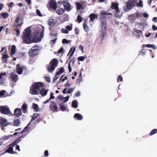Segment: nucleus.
Instances as JSON below:
<instances>
[{
	"instance_id": "2",
	"label": "nucleus",
	"mask_w": 157,
	"mask_h": 157,
	"mask_svg": "<svg viewBox=\"0 0 157 157\" xmlns=\"http://www.w3.org/2000/svg\"><path fill=\"white\" fill-rule=\"evenodd\" d=\"M22 39L25 43L29 44L32 43L31 41V31L29 29H27L23 32Z\"/></svg>"
},
{
	"instance_id": "17",
	"label": "nucleus",
	"mask_w": 157,
	"mask_h": 157,
	"mask_svg": "<svg viewBox=\"0 0 157 157\" xmlns=\"http://www.w3.org/2000/svg\"><path fill=\"white\" fill-rule=\"evenodd\" d=\"M10 77L12 81L15 82L18 79V76L13 72H12L10 74Z\"/></svg>"
},
{
	"instance_id": "34",
	"label": "nucleus",
	"mask_w": 157,
	"mask_h": 157,
	"mask_svg": "<svg viewBox=\"0 0 157 157\" xmlns=\"http://www.w3.org/2000/svg\"><path fill=\"white\" fill-rule=\"evenodd\" d=\"M83 28L84 30L86 32H88L89 31V28L87 25L85 23H84L83 25Z\"/></svg>"
},
{
	"instance_id": "22",
	"label": "nucleus",
	"mask_w": 157,
	"mask_h": 157,
	"mask_svg": "<svg viewBox=\"0 0 157 157\" xmlns=\"http://www.w3.org/2000/svg\"><path fill=\"white\" fill-rule=\"evenodd\" d=\"M89 17L90 18V21H93L95 19H97L98 16L97 14H95L91 13L89 15Z\"/></svg>"
},
{
	"instance_id": "1",
	"label": "nucleus",
	"mask_w": 157,
	"mask_h": 157,
	"mask_svg": "<svg viewBox=\"0 0 157 157\" xmlns=\"http://www.w3.org/2000/svg\"><path fill=\"white\" fill-rule=\"evenodd\" d=\"M44 86V83L43 82H34L30 87L29 93L32 95L39 94L40 88Z\"/></svg>"
},
{
	"instance_id": "14",
	"label": "nucleus",
	"mask_w": 157,
	"mask_h": 157,
	"mask_svg": "<svg viewBox=\"0 0 157 157\" xmlns=\"http://www.w3.org/2000/svg\"><path fill=\"white\" fill-rule=\"evenodd\" d=\"M75 5L76 9L77 10H83L84 8L86 6L84 2L81 3L77 2H75Z\"/></svg>"
},
{
	"instance_id": "7",
	"label": "nucleus",
	"mask_w": 157,
	"mask_h": 157,
	"mask_svg": "<svg viewBox=\"0 0 157 157\" xmlns=\"http://www.w3.org/2000/svg\"><path fill=\"white\" fill-rule=\"evenodd\" d=\"M0 112L4 114L8 115L10 116H13V114L12 113L9 108L7 106H0Z\"/></svg>"
},
{
	"instance_id": "57",
	"label": "nucleus",
	"mask_w": 157,
	"mask_h": 157,
	"mask_svg": "<svg viewBox=\"0 0 157 157\" xmlns=\"http://www.w3.org/2000/svg\"><path fill=\"white\" fill-rule=\"evenodd\" d=\"M61 32L62 33L67 34L68 33V31L67 30V29H63L61 30Z\"/></svg>"
},
{
	"instance_id": "44",
	"label": "nucleus",
	"mask_w": 157,
	"mask_h": 157,
	"mask_svg": "<svg viewBox=\"0 0 157 157\" xmlns=\"http://www.w3.org/2000/svg\"><path fill=\"white\" fill-rule=\"evenodd\" d=\"M1 15L3 17L4 19H6L9 16L8 14L7 13H2Z\"/></svg>"
},
{
	"instance_id": "64",
	"label": "nucleus",
	"mask_w": 157,
	"mask_h": 157,
	"mask_svg": "<svg viewBox=\"0 0 157 157\" xmlns=\"http://www.w3.org/2000/svg\"><path fill=\"white\" fill-rule=\"evenodd\" d=\"M5 91L3 90L0 91V95L3 96L4 95Z\"/></svg>"
},
{
	"instance_id": "4",
	"label": "nucleus",
	"mask_w": 157,
	"mask_h": 157,
	"mask_svg": "<svg viewBox=\"0 0 157 157\" xmlns=\"http://www.w3.org/2000/svg\"><path fill=\"white\" fill-rule=\"evenodd\" d=\"M118 3H117L113 2L111 3V8L113 10H114L113 11V13L116 17H119L120 15V11L118 7Z\"/></svg>"
},
{
	"instance_id": "5",
	"label": "nucleus",
	"mask_w": 157,
	"mask_h": 157,
	"mask_svg": "<svg viewBox=\"0 0 157 157\" xmlns=\"http://www.w3.org/2000/svg\"><path fill=\"white\" fill-rule=\"evenodd\" d=\"M38 47V46L37 45H35L32 47V48L29 52V56L33 58L37 55L39 51V49L37 48Z\"/></svg>"
},
{
	"instance_id": "50",
	"label": "nucleus",
	"mask_w": 157,
	"mask_h": 157,
	"mask_svg": "<svg viewBox=\"0 0 157 157\" xmlns=\"http://www.w3.org/2000/svg\"><path fill=\"white\" fill-rule=\"evenodd\" d=\"M36 13L40 17H42V15L41 14V12L38 9L36 10Z\"/></svg>"
},
{
	"instance_id": "36",
	"label": "nucleus",
	"mask_w": 157,
	"mask_h": 157,
	"mask_svg": "<svg viewBox=\"0 0 157 157\" xmlns=\"http://www.w3.org/2000/svg\"><path fill=\"white\" fill-rule=\"evenodd\" d=\"M9 56L7 54L5 53V55H3L2 56V59L5 62H7L8 60L7 59L9 58Z\"/></svg>"
},
{
	"instance_id": "39",
	"label": "nucleus",
	"mask_w": 157,
	"mask_h": 157,
	"mask_svg": "<svg viewBox=\"0 0 157 157\" xmlns=\"http://www.w3.org/2000/svg\"><path fill=\"white\" fill-rule=\"evenodd\" d=\"M106 30H102L101 29V34L100 35V36L101 38H102V40L103 39V37L104 36V34L105 33V32Z\"/></svg>"
},
{
	"instance_id": "13",
	"label": "nucleus",
	"mask_w": 157,
	"mask_h": 157,
	"mask_svg": "<svg viewBox=\"0 0 157 157\" xmlns=\"http://www.w3.org/2000/svg\"><path fill=\"white\" fill-rule=\"evenodd\" d=\"M136 4L134 0H129L127 3V7L128 10H131L135 6Z\"/></svg>"
},
{
	"instance_id": "16",
	"label": "nucleus",
	"mask_w": 157,
	"mask_h": 157,
	"mask_svg": "<svg viewBox=\"0 0 157 157\" xmlns=\"http://www.w3.org/2000/svg\"><path fill=\"white\" fill-rule=\"evenodd\" d=\"M6 73L5 72L1 73L0 75V85H2L5 82V79L6 78Z\"/></svg>"
},
{
	"instance_id": "51",
	"label": "nucleus",
	"mask_w": 157,
	"mask_h": 157,
	"mask_svg": "<svg viewBox=\"0 0 157 157\" xmlns=\"http://www.w3.org/2000/svg\"><path fill=\"white\" fill-rule=\"evenodd\" d=\"M137 6L142 7L143 6V2L141 0H140L138 3H137Z\"/></svg>"
},
{
	"instance_id": "3",
	"label": "nucleus",
	"mask_w": 157,
	"mask_h": 157,
	"mask_svg": "<svg viewBox=\"0 0 157 157\" xmlns=\"http://www.w3.org/2000/svg\"><path fill=\"white\" fill-rule=\"evenodd\" d=\"M58 63V60L56 58L52 59L47 67V70L48 71L49 73H52L55 69Z\"/></svg>"
},
{
	"instance_id": "60",
	"label": "nucleus",
	"mask_w": 157,
	"mask_h": 157,
	"mask_svg": "<svg viewBox=\"0 0 157 157\" xmlns=\"http://www.w3.org/2000/svg\"><path fill=\"white\" fill-rule=\"evenodd\" d=\"M42 119L40 118H38L35 121V123L36 124H38L41 121Z\"/></svg>"
},
{
	"instance_id": "41",
	"label": "nucleus",
	"mask_w": 157,
	"mask_h": 157,
	"mask_svg": "<svg viewBox=\"0 0 157 157\" xmlns=\"http://www.w3.org/2000/svg\"><path fill=\"white\" fill-rule=\"evenodd\" d=\"M60 108L61 110L62 111H65L66 110V108L64 105L60 104Z\"/></svg>"
},
{
	"instance_id": "49",
	"label": "nucleus",
	"mask_w": 157,
	"mask_h": 157,
	"mask_svg": "<svg viewBox=\"0 0 157 157\" xmlns=\"http://www.w3.org/2000/svg\"><path fill=\"white\" fill-rule=\"evenodd\" d=\"M66 28L67 29V30L70 31H71L72 28V24L71 25H67L66 27Z\"/></svg>"
},
{
	"instance_id": "63",
	"label": "nucleus",
	"mask_w": 157,
	"mask_h": 157,
	"mask_svg": "<svg viewBox=\"0 0 157 157\" xmlns=\"http://www.w3.org/2000/svg\"><path fill=\"white\" fill-rule=\"evenodd\" d=\"M57 40V38H55L54 40H52L50 41V43L52 44H54L55 43L56 40Z\"/></svg>"
},
{
	"instance_id": "25",
	"label": "nucleus",
	"mask_w": 157,
	"mask_h": 157,
	"mask_svg": "<svg viewBox=\"0 0 157 157\" xmlns=\"http://www.w3.org/2000/svg\"><path fill=\"white\" fill-rule=\"evenodd\" d=\"M130 16L133 18V20L135 19V17H139L141 16V15L140 14L139 12L137 11L134 14L131 15Z\"/></svg>"
},
{
	"instance_id": "24",
	"label": "nucleus",
	"mask_w": 157,
	"mask_h": 157,
	"mask_svg": "<svg viewBox=\"0 0 157 157\" xmlns=\"http://www.w3.org/2000/svg\"><path fill=\"white\" fill-rule=\"evenodd\" d=\"M22 112L24 113L27 112V105L25 103H24L21 107Z\"/></svg>"
},
{
	"instance_id": "18",
	"label": "nucleus",
	"mask_w": 157,
	"mask_h": 157,
	"mask_svg": "<svg viewBox=\"0 0 157 157\" xmlns=\"http://www.w3.org/2000/svg\"><path fill=\"white\" fill-rule=\"evenodd\" d=\"M0 124L2 126L5 127L7 126L8 123L7 120L3 118H1Z\"/></svg>"
},
{
	"instance_id": "45",
	"label": "nucleus",
	"mask_w": 157,
	"mask_h": 157,
	"mask_svg": "<svg viewBox=\"0 0 157 157\" xmlns=\"http://www.w3.org/2000/svg\"><path fill=\"white\" fill-rule=\"evenodd\" d=\"M77 20L78 21V22L79 23H80L82 21V18L81 17L80 15H78V16Z\"/></svg>"
},
{
	"instance_id": "48",
	"label": "nucleus",
	"mask_w": 157,
	"mask_h": 157,
	"mask_svg": "<svg viewBox=\"0 0 157 157\" xmlns=\"http://www.w3.org/2000/svg\"><path fill=\"white\" fill-rule=\"evenodd\" d=\"M74 89H75V88H70L67 90V94H69L71 93L74 90Z\"/></svg>"
},
{
	"instance_id": "26",
	"label": "nucleus",
	"mask_w": 157,
	"mask_h": 157,
	"mask_svg": "<svg viewBox=\"0 0 157 157\" xmlns=\"http://www.w3.org/2000/svg\"><path fill=\"white\" fill-rule=\"evenodd\" d=\"M74 118H76L77 120H82L83 118V116L80 114L78 113H75L74 115Z\"/></svg>"
},
{
	"instance_id": "30",
	"label": "nucleus",
	"mask_w": 157,
	"mask_h": 157,
	"mask_svg": "<svg viewBox=\"0 0 157 157\" xmlns=\"http://www.w3.org/2000/svg\"><path fill=\"white\" fill-rule=\"evenodd\" d=\"M75 48H73V47H72L71 48L68 54L69 53H70V52H71L72 51V52L70 54L69 56V58L68 59H70L71 58V57L73 55L74 53V52L75 51Z\"/></svg>"
},
{
	"instance_id": "35",
	"label": "nucleus",
	"mask_w": 157,
	"mask_h": 157,
	"mask_svg": "<svg viewBox=\"0 0 157 157\" xmlns=\"http://www.w3.org/2000/svg\"><path fill=\"white\" fill-rule=\"evenodd\" d=\"M53 94L52 93H51L50 98L49 99L47 100L46 101L43 102V104H46L48 103L52 99H54L55 98V97L53 96Z\"/></svg>"
},
{
	"instance_id": "6",
	"label": "nucleus",
	"mask_w": 157,
	"mask_h": 157,
	"mask_svg": "<svg viewBox=\"0 0 157 157\" xmlns=\"http://www.w3.org/2000/svg\"><path fill=\"white\" fill-rule=\"evenodd\" d=\"M39 116L40 114L37 113L33 114V115L32 118L30 121L29 123L27 125L25 128H24L21 132V133H24L26 131H27L30 128V127H29V126L30 125L31 123L33 121H34Z\"/></svg>"
},
{
	"instance_id": "58",
	"label": "nucleus",
	"mask_w": 157,
	"mask_h": 157,
	"mask_svg": "<svg viewBox=\"0 0 157 157\" xmlns=\"http://www.w3.org/2000/svg\"><path fill=\"white\" fill-rule=\"evenodd\" d=\"M45 79L48 82H50V78L48 76H45Z\"/></svg>"
},
{
	"instance_id": "23",
	"label": "nucleus",
	"mask_w": 157,
	"mask_h": 157,
	"mask_svg": "<svg viewBox=\"0 0 157 157\" xmlns=\"http://www.w3.org/2000/svg\"><path fill=\"white\" fill-rule=\"evenodd\" d=\"M111 15V16H112V14L109 13H107L106 12H104L103 11L101 12H100V17H105L106 19V16L107 15Z\"/></svg>"
},
{
	"instance_id": "32",
	"label": "nucleus",
	"mask_w": 157,
	"mask_h": 157,
	"mask_svg": "<svg viewBox=\"0 0 157 157\" xmlns=\"http://www.w3.org/2000/svg\"><path fill=\"white\" fill-rule=\"evenodd\" d=\"M58 69L59 70V71L56 72V75H59L64 72V69L63 67L58 68Z\"/></svg>"
},
{
	"instance_id": "20",
	"label": "nucleus",
	"mask_w": 157,
	"mask_h": 157,
	"mask_svg": "<svg viewBox=\"0 0 157 157\" xmlns=\"http://www.w3.org/2000/svg\"><path fill=\"white\" fill-rule=\"evenodd\" d=\"M48 90L43 88L39 92V94H40L42 96H44L46 95L47 94Z\"/></svg>"
},
{
	"instance_id": "62",
	"label": "nucleus",
	"mask_w": 157,
	"mask_h": 157,
	"mask_svg": "<svg viewBox=\"0 0 157 157\" xmlns=\"http://www.w3.org/2000/svg\"><path fill=\"white\" fill-rule=\"evenodd\" d=\"M63 50V47H61L59 49L58 51V53H62Z\"/></svg>"
},
{
	"instance_id": "15",
	"label": "nucleus",
	"mask_w": 157,
	"mask_h": 157,
	"mask_svg": "<svg viewBox=\"0 0 157 157\" xmlns=\"http://www.w3.org/2000/svg\"><path fill=\"white\" fill-rule=\"evenodd\" d=\"M64 8V10L67 11H70L71 10V5L67 0H63Z\"/></svg>"
},
{
	"instance_id": "29",
	"label": "nucleus",
	"mask_w": 157,
	"mask_h": 157,
	"mask_svg": "<svg viewBox=\"0 0 157 157\" xmlns=\"http://www.w3.org/2000/svg\"><path fill=\"white\" fill-rule=\"evenodd\" d=\"M72 106L74 108H77L78 106V103L77 100H74L72 102Z\"/></svg>"
},
{
	"instance_id": "12",
	"label": "nucleus",
	"mask_w": 157,
	"mask_h": 157,
	"mask_svg": "<svg viewBox=\"0 0 157 157\" xmlns=\"http://www.w3.org/2000/svg\"><path fill=\"white\" fill-rule=\"evenodd\" d=\"M19 21L20 18L18 16L16 20V23L14 24L15 30L17 33V36H19L20 35V32L19 31V27H20Z\"/></svg>"
},
{
	"instance_id": "27",
	"label": "nucleus",
	"mask_w": 157,
	"mask_h": 157,
	"mask_svg": "<svg viewBox=\"0 0 157 157\" xmlns=\"http://www.w3.org/2000/svg\"><path fill=\"white\" fill-rule=\"evenodd\" d=\"M27 68L25 66H23L20 67V75L23 72L25 75L26 73Z\"/></svg>"
},
{
	"instance_id": "9",
	"label": "nucleus",
	"mask_w": 157,
	"mask_h": 157,
	"mask_svg": "<svg viewBox=\"0 0 157 157\" xmlns=\"http://www.w3.org/2000/svg\"><path fill=\"white\" fill-rule=\"evenodd\" d=\"M101 19L100 27L101 29L106 30L107 21L105 17H100Z\"/></svg>"
},
{
	"instance_id": "28",
	"label": "nucleus",
	"mask_w": 157,
	"mask_h": 157,
	"mask_svg": "<svg viewBox=\"0 0 157 157\" xmlns=\"http://www.w3.org/2000/svg\"><path fill=\"white\" fill-rule=\"evenodd\" d=\"M13 122L14 125L16 126H18L20 124L19 118L15 117Z\"/></svg>"
},
{
	"instance_id": "52",
	"label": "nucleus",
	"mask_w": 157,
	"mask_h": 157,
	"mask_svg": "<svg viewBox=\"0 0 157 157\" xmlns=\"http://www.w3.org/2000/svg\"><path fill=\"white\" fill-rule=\"evenodd\" d=\"M135 32L137 34H138V36H140V35L139 34L140 33V34L141 35L142 33V32L141 30H134Z\"/></svg>"
},
{
	"instance_id": "11",
	"label": "nucleus",
	"mask_w": 157,
	"mask_h": 157,
	"mask_svg": "<svg viewBox=\"0 0 157 157\" xmlns=\"http://www.w3.org/2000/svg\"><path fill=\"white\" fill-rule=\"evenodd\" d=\"M49 108L50 110L53 112H56L58 111V106L56 103L55 101H52L51 102Z\"/></svg>"
},
{
	"instance_id": "54",
	"label": "nucleus",
	"mask_w": 157,
	"mask_h": 157,
	"mask_svg": "<svg viewBox=\"0 0 157 157\" xmlns=\"http://www.w3.org/2000/svg\"><path fill=\"white\" fill-rule=\"evenodd\" d=\"M62 42L63 44H68L69 41L67 40L66 39H64L63 40Z\"/></svg>"
},
{
	"instance_id": "53",
	"label": "nucleus",
	"mask_w": 157,
	"mask_h": 157,
	"mask_svg": "<svg viewBox=\"0 0 157 157\" xmlns=\"http://www.w3.org/2000/svg\"><path fill=\"white\" fill-rule=\"evenodd\" d=\"M117 82H121L123 80L122 77L121 76L119 75L117 77Z\"/></svg>"
},
{
	"instance_id": "33",
	"label": "nucleus",
	"mask_w": 157,
	"mask_h": 157,
	"mask_svg": "<svg viewBox=\"0 0 157 157\" xmlns=\"http://www.w3.org/2000/svg\"><path fill=\"white\" fill-rule=\"evenodd\" d=\"M16 48V47L14 45H13L11 47V52L10 53L11 56L13 55L15 52V49Z\"/></svg>"
},
{
	"instance_id": "56",
	"label": "nucleus",
	"mask_w": 157,
	"mask_h": 157,
	"mask_svg": "<svg viewBox=\"0 0 157 157\" xmlns=\"http://www.w3.org/2000/svg\"><path fill=\"white\" fill-rule=\"evenodd\" d=\"M17 72L19 75H20V65L19 64H18L17 65Z\"/></svg>"
},
{
	"instance_id": "8",
	"label": "nucleus",
	"mask_w": 157,
	"mask_h": 157,
	"mask_svg": "<svg viewBox=\"0 0 157 157\" xmlns=\"http://www.w3.org/2000/svg\"><path fill=\"white\" fill-rule=\"evenodd\" d=\"M20 138H18L17 139L14 141L12 144H10V145L9 147L6 150L5 153L6 152H7L12 154H16V152L13 151V147L15 145H17V144L19 142L18 140ZM4 153H5L2 154V155L4 154Z\"/></svg>"
},
{
	"instance_id": "47",
	"label": "nucleus",
	"mask_w": 157,
	"mask_h": 157,
	"mask_svg": "<svg viewBox=\"0 0 157 157\" xmlns=\"http://www.w3.org/2000/svg\"><path fill=\"white\" fill-rule=\"evenodd\" d=\"M59 77V75H56H56L54 76V77L53 78V83L55 82L56 80L58 79Z\"/></svg>"
},
{
	"instance_id": "19",
	"label": "nucleus",
	"mask_w": 157,
	"mask_h": 157,
	"mask_svg": "<svg viewBox=\"0 0 157 157\" xmlns=\"http://www.w3.org/2000/svg\"><path fill=\"white\" fill-rule=\"evenodd\" d=\"M13 116L14 115L16 117H15L19 118L20 116V108H17L15 109L14 113Z\"/></svg>"
},
{
	"instance_id": "42",
	"label": "nucleus",
	"mask_w": 157,
	"mask_h": 157,
	"mask_svg": "<svg viewBox=\"0 0 157 157\" xmlns=\"http://www.w3.org/2000/svg\"><path fill=\"white\" fill-rule=\"evenodd\" d=\"M27 56V53L26 52H21V57L23 59H25Z\"/></svg>"
},
{
	"instance_id": "38",
	"label": "nucleus",
	"mask_w": 157,
	"mask_h": 157,
	"mask_svg": "<svg viewBox=\"0 0 157 157\" xmlns=\"http://www.w3.org/2000/svg\"><path fill=\"white\" fill-rule=\"evenodd\" d=\"M32 108L35 109L36 111H38L39 109L38 105L37 104L35 103H33Z\"/></svg>"
},
{
	"instance_id": "46",
	"label": "nucleus",
	"mask_w": 157,
	"mask_h": 157,
	"mask_svg": "<svg viewBox=\"0 0 157 157\" xmlns=\"http://www.w3.org/2000/svg\"><path fill=\"white\" fill-rule=\"evenodd\" d=\"M39 34V32L38 31H35L33 33V36H34L35 38H36L37 37L38 35Z\"/></svg>"
},
{
	"instance_id": "10",
	"label": "nucleus",
	"mask_w": 157,
	"mask_h": 157,
	"mask_svg": "<svg viewBox=\"0 0 157 157\" xmlns=\"http://www.w3.org/2000/svg\"><path fill=\"white\" fill-rule=\"evenodd\" d=\"M49 6L48 8L49 10H56L57 8V3L55 0H50L49 2Z\"/></svg>"
},
{
	"instance_id": "55",
	"label": "nucleus",
	"mask_w": 157,
	"mask_h": 157,
	"mask_svg": "<svg viewBox=\"0 0 157 157\" xmlns=\"http://www.w3.org/2000/svg\"><path fill=\"white\" fill-rule=\"evenodd\" d=\"M12 135H10L8 136H4L2 137V139H7L11 137Z\"/></svg>"
},
{
	"instance_id": "31",
	"label": "nucleus",
	"mask_w": 157,
	"mask_h": 157,
	"mask_svg": "<svg viewBox=\"0 0 157 157\" xmlns=\"http://www.w3.org/2000/svg\"><path fill=\"white\" fill-rule=\"evenodd\" d=\"M64 12V10L62 8H59L56 10L57 13L59 15L62 14Z\"/></svg>"
},
{
	"instance_id": "43",
	"label": "nucleus",
	"mask_w": 157,
	"mask_h": 157,
	"mask_svg": "<svg viewBox=\"0 0 157 157\" xmlns=\"http://www.w3.org/2000/svg\"><path fill=\"white\" fill-rule=\"evenodd\" d=\"M86 57L85 56H83L79 57L78 58V59L79 61H83L86 59Z\"/></svg>"
},
{
	"instance_id": "59",
	"label": "nucleus",
	"mask_w": 157,
	"mask_h": 157,
	"mask_svg": "<svg viewBox=\"0 0 157 157\" xmlns=\"http://www.w3.org/2000/svg\"><path fill=\"white\" fill-rule=\"evenodd\" d=\"M79 48L80 50L83 52L84 51V48L83 46L82 45H80L79 46Z\"/></svg>"
},
{
	"instance_id": "40",
	"label": "nucleus",
	"mask_w": 157,
	"mask_h": 157,
	"mask_svg": "<svg viewBox=\"0 0 157 157\" xmlns=\"http://www.w3.org/2000/svg\"><path fill=\"white\" fill-rule=\"evenodd\" d=\"M157 132V129H154L150 132L149 134L150 136L152 135Z\"/></svg>"
},
{
	"instance_id": "37",
	"label": "nucleus",
	"mask_w": 157,
	"mask_h": 157,
	"mask_svg": "<svg viewBox=\"0 0 157 157\" xmlns=\"http://www.w3.org/2000/svg\"><path fill=\"white\" fill-rule=\"evenodd\" d=\"M69 98H70L69 96L67 95L66 97H63L62 98H61V100H63V101L64 103L68 101Z\"/></svg>"
},
{
	"instance_id": "61",
	"label": "nucleus",
	"mask_w": 157,
	"mask_h": 157,
	"mask_svg": "<svg viewBox=\"0 0 157 157\" xmlns=\"http://www.w3.org/2000/svg\"><path fill=\"white\" fill-rule=\"evenodd\" d=\"M75 33L76 34H78L79 33V30L78 28H76L75 29Z\"/></svg>"
},
{
	"instance_id": "21",
	"label": "nucleus",
	"mask_w": 157,
	"mask_h": 157,
	"mask_svg": "<svg viewBox=\"0 0 157 157\" xmlns=\"http://www.w3.org/2000/svg\"><path fill=\"white\" fill-rule=\"evenodd\" d=\"M56 23V20L53 19H50L48 21V25L51 26H53Z\"/></svg>"
}]
</instances>
